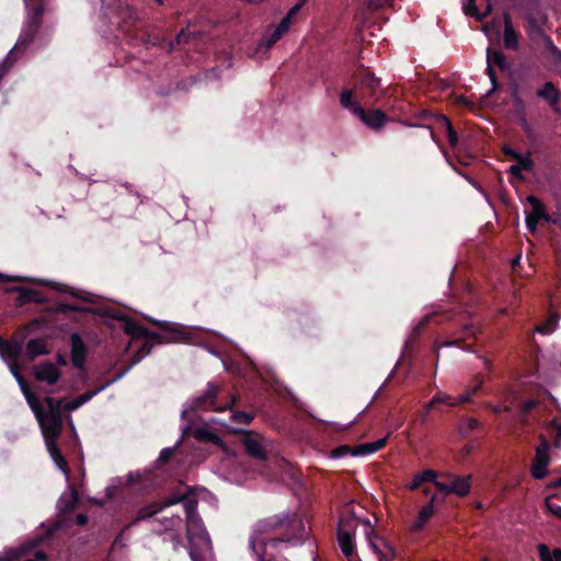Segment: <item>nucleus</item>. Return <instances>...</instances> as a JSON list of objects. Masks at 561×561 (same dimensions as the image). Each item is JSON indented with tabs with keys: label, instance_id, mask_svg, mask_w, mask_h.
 <instances>
[{
	"label": "nucleus",
	"instance_id": "nucleus-41",
	"mask_svg": "<svg viewBox=\"0 0 561 561\" xmlns=\"http://www.w3.org/2000/svg\"><path fill=\"white\" fill-rule=\"evenodd\" d=\"M309 0H299L284 18H288L290 22H293L296 14L306 5Z\"/></svg>",
	"mask_w": 561,
	"mask_h": 561
},
{
	"label": "nucleus",
	"instance_id": "nucleus-10",
	"mask_svg": "<svg viewBox=\"0 0 561 561\" xmlns=\"http://www.w3.org/2000/svg\"><path fill=\"white\" fill-rule=\"evenodd\" d=\"M355 529V520H341L337 529L339 546L345 557H351L354 552L353 537Z\"/></svg>",
	"mask_w": 561,
	"mask_h": 561
},
{
	"label": "nucleus",
	"instance_id": "nucleus-3",
	"mask_svg": "<svg viewBox=\"0 0 561 561\" xmlns=\"http://www.w3.org/2000/svg\"><path fill=\"white\" fill-rule=\"evenodd\" d=\"M340 104L343 108L350 111L365 126L373 130H380L389 121L385 112L378 108L365 110L362 103L353 98V91H342L340 94Z\"/></svg>",
	"mask_w": 561,
	"mask_h": 561
},
{
	"label": "nucleus",
	"instance_id": "nucleus-38",
	"mask_svg": "<svg viewBox=\"0 0 561 561\" xmlns=\"http://www.w3.org/2000/svg\"><path fill=\"white\" fill-rule=\"evenodd\" d=\"M231 419L233 422L250 424L253 416L250 413L238 411L232 413Z\"/></svg>",
	"mask_w": 561,
	"mask_h": 561
},
{
	"label": "nucleus",
	"instance_id": "nucleus-29",
	"mask_svg": "<svg viewBox=\"0 0 561 561\" xmlns=\"http://www.w3.org/2000/svg\"><path fill=\"white\" fill-rule=\"evenodd\" d=\"M79 501V495L76 490H71V492L67 495H64L59 500V508L64 513L72 512Z\"/></svg>",
	"mask_w": 561,
	"mask_h": 561
},
{
	"label": "nucleus",
	"instance_id": "nucleus-34",
	"mask_svg": "<svg viewBox=\"0 0 561 561\" xmlns=\"http://www.w3.org/2000/svg\"><path fill=\"white\" fill-rule=\"evenodd\" d=\"M515 163H516V165L520 167L522 171H527V172L531 171L533 165H534V162H533L529 153H527L525 156L519 154L515 159Z\"/></svg>",
	"mask_w": 561,
	"mask_h": 561
},
{
	"label": "nucleus",
	"instance_id": "nucleus-62",
	"mask_svg": "<svg viewBox=\"0 0 561 561\" xmlns=\"http://www.w3.org/2000/svg\"><path fill=\"white\" fill-rule=\"evenodd\" d=\"M190 554H191V558H192L193 561H202V558H201V556L197 552L191 551Z\"/></svg>",
	"mask_w": 561,
	"mask_h": 561
},
{
	"label": "nucleus",
	"instance_id": "nucleus-24",
	"mask_svg": "<svg viewBox=\"0 0 561 561\" xmlns=\"http://www.w3.org/2000/svg\"><path fill=\"white\" fill-rule=\"evenodd\" d=\"M386 443H387V437H383V438L377 439L375 442L357 445L353 449L352 455L364 456V455L374 454V453L382 449L386 446Z\"/></svg>",
	"mask_w": 561,
	"mask_h": 561
},
{
	"label": "nucleus",
	"instance_id": "nucleus-18",
	"mask_svg": "<svg viewBox=\"0 0 561 561\" xmlns=\"http://www.w3.org/2000/svg\"><path fill=\"white\" fill-rule=\"evenodd\" d=\"M14 375H15V377L21 386V389L25 396V399H26L28 405L31 407L32 411L34 412L35 416L37 417V416L42 415L44 413V411H43V408H42L38 399L28 389V386L24 381L23 377L16 371H14Z\"/></svg>",
	"mask_w": 561,
	"mask_h": 561
},
{
	"label": "nucleus",
	"instance_id": "nucleus-54",
	"mask_svg": "<svg viewBox=\"0 0 561 561\" xmlns=\"http://www.w3.org/2000/svg\"><path fill=\"white\" fill-rule=\"evenodd\" d=\"M511 175H520V167L516 165V163L512 164L508 170Z\"/></svg>",
	"mask_w": 561,
	"mask_h": 561
},
{
	"label": "nucleus",
	"instance_id": "nucleus-53",
	"mask_svg": "<svg viewBox=\"0 0 561 561\" xmlns=\"http://www.w3.org/2000/svg\"><path fill=\"white\" fill-rule=\"evenodd\" d=\"M185 36V32L184 30H182L175 37V41L174 42H171L170 44V49L173 48L174 44H180L182 42V38Z\"/></svg>",
	"mask_w": 561,
	"mask_h": 561
},
{
	"label": "nucleus",
	"instance_id": "nucleus-17",
	"mask_svg": "<svg viewBox=\"0 0 561 561\" xmlns=\"http://www.w3.org/2000/svg\"><path fill=\"white\" fill-rule=\"evenodd\" d=\"M437 497L438 496L436 494L432 495L430 503H427L420 510L416 520L411 526V529L413 531L422 530L425 524L434 515V504L437 501Z\"/></svg>",
	"mask_w": 561,
	"mask_h": 561
},
{
	"label": "nucleus",
	"instance_id": "nucleus-52",
	"mask_svg": "<svg viewBox=\"0 0 561 561\" xmlns=\"http://www.w3.org/2000/svg\"><path fill=\"white\" fill-rule=\"evenodd\" d=\"M348 449H350V448H348L347 446H341V447L336 448V449L333 451V455H334L335 457L343 456V455H345V454H347V453H348Z\"/></svg>",
	"mask_w": 561,
	"mask_h": 561
},
{
	"label": "nucleus",
	"instance_id": "nucleus-5",
	"mask_svg": "<svg viewBox=\"0 0 561 561\" xmlns=\"http://www.w3.org/2000/svg\"><path fill=\"white\" fill-rule=\"evenodd\" d=\"M180 502H184V507L187 516H192L196 510V502L187 499L185 495H171L170 497L162 502H154L139 510L137 513L136 520H141L151 517L154 514L162 511L164 507L178 504Z\"/></svg>",
	"mask_w": 561,
	"mask_h": 561
},
{
	"label": "nucleus",
	"instance_id": "nucleus-13",
	"mask_svg": "<svg viewBox=\"0 0 561 561\" xmlns=\"http://www.w3.org/2000/svg\"><path fill=\"white\" fill-rule=\"evenodd\" d=\"M123 330L127 335L131 336L133 339H147L150 341H156L158 343L162 342L161 335L159 333L151 332L146 327L130 319H127L125 321Z\"/></svg>",
	"mask_w": 561,
	"mask_h": 561
},
{
	"label": "nucleus",
	"instance_id": "nucleus-20",
	"mask_svg": "<svg viewBox=\"0 0 561 561\" xmlns=\"http://www.w3.org/2000/svg\"><path fill=\"white\" fill-rule=\"evenodd\" d=\"M483 1L485 2V7L483 10H480L478 8L477 0H468L463 5L465 13L481 21L492 12V4L490 3V0Z\"/></svg>",
	"mask_w": 561,
	"mask_h": 561
},
{
	"label": "nucleus",
	"instance_id": "nucleus-46",
	"mask_svg": "<svg viewBox=\"0 0 561 561\" xmlns=\"http://www.w3.org/2000/svg\"><path fill=\"white\" fill-rule=\"evenodd\" d=\"M35 294H36V291L32 290V289H21L20 299L22 302L33 300V295H35Z\"/></svg>",
	"mask_w": 561,
	"mask_h": 561
},
{
	"label": "nucleus",
	"instance_id": "nucleus-25",
	"mask_svg": "<svg viewBox=\"0 0 561 561\" xmlns=\"http://www.w3.org/2000/svg\"><path fill=\"white\" fill-rule=\"evenodd\" d=\"M45 445H46V448H47L51 459L56 463V466L66 476H68V473H69L68 462H67L66 458L62 456V454L60 453V450H59V448L57 446V442L45 443Z\"/></svg>",
	"mask_w": 561,
	"mask_h": 561
},
{
	"label": "nucleus",
	"instance_id": "nucleus-45",
	"mask_svg": "<svg viewBox=\"0 0 561 561\" xmlns=\"http://www.w3.org/2000/svg\"><path fill=\"white\" fill-rule=\"evenodd\" d=\"M552 426L554 427L556 432H557V438L554 440V446L557 448H559L561 446V423L553 420L552 421Z\"/></svg>",
	"mask_w": 561,
	"mask_h": 561
},
{
	"label": "nucleus",
	"instance_id": "nucleus-57",
	"mask_svg": "<svg viewBox=\"0 0 561 561\" xmlns=\"http://www.w3.org/2000/svg\"><path fill=\"white\" fill-rule=\"evenodd\" d=\"M46 560H47V556L45 554V552H43V551L36 552L34 561H46Z\"/></svg>",
	"mask_w": 561,
	"mask_h": 561
},
{
	"label": "nucleus",
	"instance_id": "nucleus-31",
	"mask_svg": "<svg viewBox=\"0 0 561 561\" xmlns=\"http://www.w3.org/2000/svg\"><path fill=\"white\" fill-rule=\"evenodd\" d=\"M556 494L546 497L545 506L549 513H551L556 518L561 520V506L554 503Z\"/></svg>",
	"mask_w": 561,
	"mask_h": 561
},
{
	"label": "nucleus",
	"instance_id": "nucleus-30",
	"mask_svg": "<svg viewBox=\"0 0 561 561\" xmlns=\"http://www.w3.org/2000/svg\"><path fill=\"white\" fill-rule=\"evenodd\" d=\"M539 558L541 561H561V550H550L545 543L538 546Z\"/></svg>",
	"mask_w": 561,
	"mask_h": 561
},
{
	"label": "nucleus",
	"instance_id": "nucleus-43",
	"mask_svg": "<svg viewBox=\"0 0 561 561\" xmlns=\"http://www.w3.org/2000/svg\"><path fill=\"white\" fill-rule=\"evenodd\" d=\"M282 34L275 28L270 36L266 38V47L271 48L274 44H276L280 38Z\"/></svg>",
	"mask_w": 561,
	"mask_h": 561
},
{
	"label": "nucleus",
	"instance_id": "nucleus-2",
	"mask_svg": "<svg viewBox=\"0 0 561 561\" xmlns=\"http://www.w3.org/2000/svg\"><path fill=\"white\" fill-rule=\"evenodd\" d=\"M343 91H353V98L365 104H374L386 94V89L381 87L380 79L363 65L354 73L353 88Z\"/></svg>",
	"mask_w": 561,
	"mask_h": 561
},
{
	"label": "nucleus",
	"instance_id": "nucleus-32",
	"mask_svg": "<svg viewBox=\"0 0 561 561\" xmlns=\"http://www.w3.org/2000/svg\"><path fill=\"white\" fill-rule=\"evenodd\" d=\"M558 318L551 316L545 323L537 327V332L541 334H550L556 330Z\"/></svg>",
	"mask_w": 561,
	"mask_h": 561
},
{
	"label": "nucleus",
	"instance_id": "nucleus-58",
	"mask_svg": "<svg viewBox=\"0 0 561 561\" xmlns=\"http://www.w3.org/2000/svg\"><path fill=\"white\" fill-rule=\"evenodd\" d=\"M15 280H18V278L11 277V276H7V275L0 273V283L15 282Z\"/></svg>",
	"mask_w": 561,
	"mask_h": 561
},
{
	"label": "nucleus",
	"instance_id": "nucleus-6",
	"mask_svg": "<svg viewBox=\"0 0 561 561\" xmlns=\"http://www.w3.org/2000/svg\"><path fill=\"white\" fill-rule=\"evenodd\" d=\"M436 488L445 494H456L463 497L471 490L470 476L462 477L453 473H442L439 474L438 482H436Z\"/></svg>",
	"mask_w": 561,
	"mask_h": 561
},
{
	"label": "nucleus",
	"instance_id": "nucleus-44",
	"mask_svg": "<svg viewBox=\"0 0 561 561\" xmlns=\"http://www.w3.org/2000/svg\"><path fill=\"white\" fill-rule=\"evenodd\" d=\"M293 22L289 21L288 18H283L279 24L276 26V30L282 34H286L290 27Z\"/></svg>",
	"mask_w": 561,
	"mask_h": 561
},
{
	"label": "nucleus",
	"instance_id": "nucleus-42",
	"mask_svg": "<svg viewBox=\"0 0 561 561\" xmlns=\"http://www.w3.org/2000/svg\"><path fill=\"white\" fill-rule=\"evenodd\" d=\"M438 317L437 312L428 313L422 318V320L417 323L416 330H421L426 327L428 323L433 322Z\"/></svg>",
	"mask_w": 561,
	"mask_h": 561
},
{
	"label": "nucleus",
	"instance_id": "nucleus-14",
	"mask_svg": "<svg viewBox=\"0 0 561 561\" xmlns=\"http://www.w3.org/2000/svg\"><path fill=\"white\" fill-rule=\"evenodd\" d=\"M527 202L531 206V211L526 216V225L530 231H535L538 222L546 218V210L542 203L535 196L527 197Z\"/></svg>",
	"mask_w": 561,
	"mask_h": 561
},
{
	"label": "nucleus",
	"instance_id": "nucleus-48",
	"mask_svg": "<svg viewBox=\"0 0 561 561\" xmlns=\"http://www.w3.org/2000/svg\"><path fill=\"white\" fill-rule=\"evenodd\" d=\"M172 454H173L172 448H164L160 453L159 460L161 462H165L172 456Z\"/></svg>",
	"mask_w": 561,
	"mask_h": 561
},
{
	"label": "nucleus",
	"instance_id": "nucleus-4",
	"mask_svg": "<svg viewBox=\"0 0 561 561\" xmlns=\"http://www.w3.org/2000/svg\"><path fill=\"white\" fill-rule=\"evenodd\" d=\"M470 319L471 313L469 311L460 312L457 320V323L460 327V332L450 341H436L435 350L439 351L442 347L460 345L461 341L478 335L481 332V327L478 322Z\"/></svg>",
	"mask_w": 561,
	"mask_h": 561
},
{
	"label": "nucleus",
	"instance_id": "nucleus-47",
	"mask_svg": "<svg viewBox=\"0 0 561 561\" xmlns=\"http://www.w3.org/2000/svg\"><path fill=\"white\" fill-rule=\"evenodd\" d=\"M386 4V0H368V8L370 10H378Z\"/></svg>",
	"mask_w": 561,
	"mask_h": 561
},
{
	"label": "nucleus",
	"instance_id": "nucleus-15",
	"mask_svg": "<svg viewBox=\"0 0 561 561\" xmlns=\"http://www.w3.org/2000/svg\"><path fill=\"white\" fill-rule=\"evenodd\" d=\"M243 446L249 456L256 459H265V451L260 435L247 433L243 438Z\"/></svg>",
	"mask_w": 561,
	"mask_h": 561
},
{
	"label": "nucleus",
	"instance_id": "nucleus-9",
	"mask_svg": "<svg viewBox=\"0 0 561 561\" xmlns=\"http://www.w3.org/2000/svg\"><path fill=\"white\" fill-rule=\"evenodd\" d=\"M45 443L57 442L62 430V420L60 413H43L36 417Z\"/></svg>",
	"mask_w": 561,
	"mask_h": 561
},
{
	"label": "nucleus",
	"instance_id": "nucleus-22",
	"mask_svg": "<svg viewBox=\"0 0 561 561\" xmlns=\"http://www.w3.org/2000/svg\"><path fill=\"white\" fill-rule=\"evenodd\" d=\"M439 474L432 469L423 470L422 472L416 473L411 483L409 484L410 490H417L424 482H433L436 485L438 482Z\"/></svg>",
	"mask_w": 561,
	"mask_h": 561
},
{
	"label": "nucleus",
	"instance_id": "nucleus-1",
	"mask_svg": "<svg viewBox=\"0 0 561 561\" xmlns=\"http://www.w3.org/2000/svg\"><path fill=\"white\" fill-rule=\"evenodd\" d=\"M304 533L301 518L282 513L259 520L254 526L250 545L259 561H275L279 542L301 539Z\"/></svg>",
	"mask_w": 561,
	"mask_h": 561
},
{
	"label": "nucleus",
	"instance_id": "nucleus-27",
	"mask_svg": "<svg viewBox=\"0 0 561 561\" xmlns=\"http://www.w3.org/2000/svg\"><path fill=\"white\" fill-rule=\"evenodd\" d=\"M436 123H437V127L446 133L449 145L455 147L458 142V137H457V133L454 129L450 121L446 116L439 115L436 118Z\"/></svg>",
	"mask_w": 561,
	"mask_h": 561
},
{
	"label": "nucleus",
	"instance_id": "nucleus-23",
	"mask_svg": "<svg viewBox=\"0 0 561 561\" xmlns=\"http://www.w3.org/2000/svg\"><path fill=\"white\" fill-rule=\"evenodd\" d=\"M537 95L546 100L553 108H556L560 100V92L552 82H546L543 87L537 91Z\"/></svg>",
	"mask_w": 561,
	"mask_h": 561
},
{
	"label": "nucleus",
	"instance_id": "nucleus-11",
	"mask_svg": "<svg viewBox=\"0 0 561 561\" xmlns=\"http://www.w3.org/2000/svg\"><path fill=\"white\" fill-rule=\"evenodd\" d=\"M34 377L37 381L55 385L60 378L59 368L51 362H43L33 367Z\"/></svg>",
	"mask_w": 561,
	"mask_h": 561
},
{
	"label": "nucleus",
	"instance_id": "nucleus-40",
	"mask_svg": "<svg viewBox=\"0 0 561 561\" xmlns=\"http://www.w3.org/2000/svg\"><path fill=\"white\" fill-rule=\"evenodd\" d=\"M92 398L91 393H84L75 399L71 403L68 404V409L75 410L78 409L83 403L88 402Z\"/></svg>",
	"mask_w": 561,
	"mask_h": 561
},
{
	"label": "nucleus",
	"instance_id": "nucleus-56",
	"mask_svg": "<svg viewBox=\"0 0 561 561\" xmlns=\"http://www.w3.org/2000/svg\"><path fill=\"white\" fill-rule=\"evenodd\" d=\"M88 520V517L84 514H78L76 517V522L78 525H84Z\"/></svg>",
	"mask_w": 561,
	"mask_h": 561
},
{
	"label": "nucleus",
	"instance_id": "nucleus-50",
	"mask_svg": "<svg viewBox=\"0 0 561 561\" xmlns=\"http://www.w3.org/2000/svg\"><path fill=\"white\" fill-rule=\"evenodd\" d=\"M537 402L534 401V400H528L526 402L523 403V411L525 413H528L531 409H534L536 407Z\"/></svg>",
	"mask_w": 561,
	"mask_h": 561
},
{
	"label": "nucleus",
	"instance_id": "nucleus-7",
	"mask_svg": "<svg viewBox=\"0 0 561 561\" xmlns=\"http://www.w3.org/2000/svg\"><path fill=\"white\" fill-rule=\"evenodd\" d=\"M551 462L550 444L548 439L540 435L539 445L536 447L535 457L530 466V474L535 480L543 479L548 473V467Z\"/></svg>",
	"mask_w": 561,
	"mask_h": 561
},
{
	"label": "nucleus",
	"instance_id": "nucleus-35",
	"mask_svg": "<svg viewBox=\"0 0 561 561\" xmlns=\"http://www.w3.org/2000/svg\"><path fill=\"white\" fill-rule=\"evenodd\" d=\"M217 392H218L217 387L214 385H209L205 394L202 398H199V402L204 405H207L208 401H209V404L213 405L214 399L216 398Z\"/></svg>",
	"mask_w": 561,
	"mask_h": 561
},
{
	"label": "nucleus",
	"instance_id": "nucleus-60",
	"mask_svg": "<svg viewBox=\"0 0 561 561\" xmlns=\"http://www.w3.org/2000/svg\"><path fill=\"white\" fill-rule=\"evenodd\" d=\"M468 426L470 430H474L479 426V421L477 419H470L468 421Z\"/></svg>",
	"mask_w": 561,
	"mask_h": 561
},
{
	"label": "nucleus",
	"instance_id": "nucleus-26",
	"mask_svg": "<svg viewBox=\"0 0 561 561\" xmlns=\"http://www.w3.org/2000/svg\"><path fill=\"white\" fill-rule=\"evenodd\" d=\"M26 356L30 359H34L39 355H45L48 353L47 343L45 339H32L26 343Z\"/></svg>",
	"mask_w": 561,
	"mask_h": 561
},
{
	"label": "nucleus",
	"instance_id": "nucleus-49",
	"mask_svg": "<svg viewBox=\"0 0 561 561\" xmlns=\"http://www.w3.org/2000/svg\"><path fill=\"white\" fill-rule=\"evenodd\" d=\"M488 407L495 414H499V413H501L503 411H510L511 410L508 405H491V404H489Z\"/></svg>",
	"mask_w": 561,
	"mask_h": 561
},
{
	"label": "nucleus",
	"instance_id": "nucleus-16",
	"mask_svg": "<svg viewBox=\"0 0 561 561\" xmlns=\"http://www.w3.org/2000/svg\"><path fill=\"white\" fill-rule=\"evenodd\" d=\"M503 42L506 49L517 50L519 47L518 34L513 27L512 20L508 13L504 14Z\"/></svg>",
	"mask_w": 561,
	"mask_h": 561
},
{
	"label": "nucleus",
	"instance_id": "nucleus-21",
	"mask_svg": "<svg viewBox=\"0 0 561 561\" xmlns=\"http://www.w3.org/2000/svg\"><path fill=\"white\" fill-rule=\"evenodd\" d=\"M33 42L34 39L32 37L21 32L14 47L10 50L5 58L14 64L16 58L22 55Z\"/></svg>",
	"mask_w": 561,
	"mask_h": 561
},
{
	"label": "nucleus",
	"instance_id": "nucleus-37",
	"mask_svg": "<svg viewBox=\"0 0 561 561\" xmlns=\"http://www.w3.org/2000/svg\"><path fill=\"white\" fill-rule=\"evenodd\" d=\"M48 411L46 413H60L61 400H56L51 397L45 399Z\"/></svg>",
	"mask_w": 561,
	"mask_h": 561
},
{
	"label": "nucleus",
	"instance_id": "nucleus-8",
	"mask_svg": "<svg viewBox=\"0 0 561 561\" xmlns=\"http://www.w3.org/2000/svg\"><path fill=\"white\" fill-rule=\"evenodd\" d=\"M24 2L27 15L21 32L35 39L43 23L46 0H24Z\"/></svg>",
	"mask_w": 561,
	"mask_h": 561
},
{
	"label": "nucleus",
	"instance_id": "nucleus-59",
	"mask_svg": "<svg viewBox=\"0 0 561 561\" xmlns=\"http://www.w3.org/2000/svg\"><path fill=\"white\" fill-rule=\"evenodd\" d=\"M561 486V478L560 479H557V480H553L551 481L549 484H548V488L549 489H556V488H560Z\"/></svg>",
	"mask_w": 561,
	"mask_h": 561
},
{
	"label": "nucleus",
	"instance_id": "nucleus-19",
	"mask_svg": "<svg viewBox=\"0 0 561 561\" xmlns=\"http://www.w3.org/2000/svg\"><path fill=\"white\" fill-rule=\"evenodd\" d=\"M492 66H497L501 70H504L506 65V58L501 50L488 49V73L493 82H495V73Z\"/></svg>",
	"mask_w": 561,
	"mask_h": 561
},
{
	"label": "nucleus",
	"instance_id": "nucleus-51",
	"mask_svg": "<svg viewBox=\"0 0 561 561\" xmlns=\"http://www.w3.org/2000/svg\"><path fill=\"white\" fill-rule=\"evenodd\" d=\"M504 154L513 160H515L519 156L518 152L511 148H504Z\"/></svg>",
	"mask_w": 561,
	"mask_h": 561
},
{
	"label": "nucleus",
	"instance_id": "nucleus-63",
	"mask_svg": "<svg viewBox=\"0 0 561 561\" xmlns=\"http://www.w3.org/2000/svg\"><path fill=\"white\" fill-rule=\"evenodd\" d=\"M457 102H458L459 104H463V105H468V104H469L468 99H467L466 96H463V95L459 96V98L457 99Z\"/></svg>",
	"mask_w": 561,
	"mask_h": 561
},
{
	"label": "nucleus",
	"instance_id": "nucleus-12",
	"mask_svg": "<svg viewBox=\"0 0 561 561\" xmlns=\"http://www.w3.org/2000/svg\"><path fill=\"white\" fill-rule=\"evenodd\" d=\"M70 341H71V363L79 370H84L85 359H87V354H88L87 346L78 333L71 334Z\"/></svg>",
	"mask_w": 561,
	"mask_h": 561
},
{
	"label": "nucleus",
	"instance_id": "nucleus-61",
	"mask_svg": "<svg viewBox=\"0 0 561 561\" xmlns=\"http://www.w3.org/2000/svg\"><path fill=\"white\" fill-rule=\"evenodd\" d=\"M436 407V402H434V398L424 407V410H426V413H430L432 409Z\"/></svg>",
	"mask_w": 561,
	"mask_h": 561
},
{
	"label": "nucleus",
	"instance_id": "nucleus-33",
	"mask_svg": "<svg viewBox=\"0 0 561 561\" xmlns=\"http://www.w3.org/2000/svg\"><path fill=\"white\" fill-rule=\"evenodd\" d=\"M483 382L484 379L481 374L476 375L463 394H469L470 399L482 387Z\"/></svg>",
	"mask_w": 561,
	"mask_h": 561
},
{
	"label": "nucleus",
	"instance_id": "nucleus-39",
	"mask_svg": "<svg viewBox=\"0 0 561 561\" xmlns=\"http://www.w3.org/2000/svg\"><path fill=\"white\" fill-rule=\"evenodd\" d=\"M151 351V345L145 343L141 348L133 356V363H139L145 356H147Z\"/></svg>",
	"mask_w": 561,
	"mask_h": 561
},
{
	"label": "nucleus",
	"instance_id": "nucleus-28",
	"mask_svg": "<svg viewBox=\"0 0 561 561\" xmlns=\"http://www.w3.org/2000/svg\"><path fill=\"white\" fill-rule=\"evenodd\" d=\"M433 398H434V402H436V404L442 403V404H446L449 407H457L461 403L469 401V394H461L458 398H454L450 394L437 393Z\"/></svg>",
	"mask_w": 561,
	"mask_h": 561
},
{
	"label": "nucleus",
	"instance_id": "nucleus-55",
	"mask_svg": "<svg viewBox=\"0 0 561 561\" xmlns=\"http://www.w3.org/2000/svg\"><path fill=\"white\" fill-rule=\"evenodd\" d=\"M369 545L376 554L381 556L380 548L376 541H374L373 539L369 538Z\"/></svg>",
	"mask_w": 561,
	"mask_h": 561
},
{
	"label": "nucleus",
	"instance_id": "nucleus-64",
	"mask_svg": "<svg viewBox=\"0 0 561 561\" xmlns=\"http://www.w3.org/2000/svg\"><path fill=\"white\" fill-rule=\"evenodd\" d=\"M483 365L485 369L491 370L492 364L488 358H483Z\"/></svg>",
	"mask_w": 561,
	"mask_h": 561
},
{
	"label": "nucleus",
	"instance_id": "nucleus-36",
	"mask_svg": "<svg viewBox=\"0 0 561 561\" xmlns=\"http://www.w3.org/2000/svg\"><path fill=\"white\" fill-rule=\"evenodd\" d=\"M540 36L542 37L545 45L552 53V55H554L556 57H561V51L553 44L551 37L546 35L542 31H540Z\"/></svg>",
	"mask_w": 561,
	"mask_h": 561
}]
</instances>
